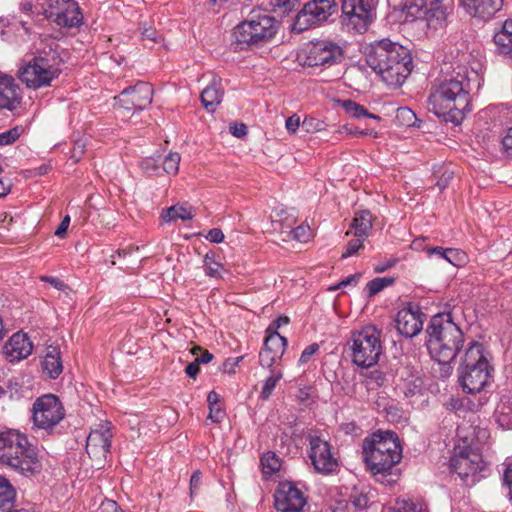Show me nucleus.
I'll list each match as a JSON object with an SVG mask.
<instances>
[{"instance_id":"obj_1","label":"nucleus","mask_w":512,"mask_h":512,"mask_svg":"<svg viewBox=\"0 0 512 512\" xmlns=\"http://www.w3.org/2000/svg\"><path fill=\"white\" fill-rule=\"evenodd\" d=\"M470 84L464 68L435 84L428 98L430 110L438 117L460 123L470 100Z\"/></svg>"},{"instance_id":"obj_2","label":"nucleus","mask_w":512,"mask_h":512,"mask_svg":"<svg viewBox=\"0 0 512 512\" xmlns=\"http://www.w3.org/2000/svg\"><path fill=\"white\" fill-rule=\"evenodd\" d=\"M367 64L389 86H401L412 71V57L407 48L389 39L375 42Z\"/></svg>"},{"instance_id":"obj_3","label":"nucleus","mask_w":512,"mask_h":512,"mask_svg":"<svg viewBox=\"0 0 512 512\" xmlns=\"http://www.w3.org/2000/svg\"><path fill=\"white\" fill-rule=\"evenodd\" d=\"M58 47L54 39L40 40L33 57L19 71V78L27 87L33 89L47 87L59 77L63 61Z\"/></svg>"},{"instance_id":"obj_4","label":"nucleus","mask_w":512,"mask_h":512,"mask_svg":"<svg viewBox=\"0 0 512 512\" xmlns=\"http://www.w3.org/2000/svg\"><path fill=\"white\" fill-rule=\"evenodd\" d=\"M426 333L427 349L437 362H452L464 346V334L450 313L433 316Z\"/></svg>"},{"instance_id":"obj_5","label":"nucleus","mask_w":512,"mask_h":512,"mask_svg":"<svg viewBox=\"0 0 512 512\" xmlns=\"http://www.w3.org/2000/svg\"><path fill=\"white\" fill-rule=\"evenodd\" d=\"M0 464L24 476L39 473L41 463L25 434L14 429L0 432Z\"/></svg>"},{"instance_id":"obj_6","label":"nucleus","mask_w":512,"mask_h":512,"mask_svg":"<svg viewBox=\"0 0 512 512\" xmlns=\"http://www.w3.org/2000/svg\"><path fill=\"white\" fill-rule=\"evenodd\" d=\"M362 449L363 459L374 475L390 471L402 458L399 439L391 431L377 432L371 438H365Z\"/></svg>"},{"instance_id":"obj_7","label":"nucleus","mask_w":512,"mask_h":512,"mask_svg":"<svg viewBox=\"0 0 512 512\" xmlns=\"http://www.w3.org/2000/svg\"><path fill=\"white\" fill-rule=\"evenodd\" d=\"M492 371L484 346L476 341L470 342L459 367L463 390L470 394L480 392L487 385Z\"/></svg>"},{"instance_id":"obj_8","label":"nucleus","mask_w":512,"mask_h":512,"mask_svg":"<svg viewBox=\"0 0 512 512\" xmlns=\"http://www.w3.org/2000/svg\"><path fill=\"white\" fill-rule=\"evenodd\" d=\"M277 32L276 21L268 15L239 23L233 30V39L240 50L252 46H262L270 41Z\"/></svg>"},{"instance_id":"obj_9","label":"nucleus","mask_w":512,"mask_h":512,"mask_svg":"<svg viewBox=\"0 0 512 512\" xmlns=\"http://www.w3.org/2000/svg\"><path fill=\"white\" fill-rule=\"evenodd\" d=\"M352 361L359 367L374 366L382 353L381 331L373 325L363 327L351 335Z\"/></svg>"},{"instance_id":"obj_10","label":"nucleus","mask_w":512,"mask_h":512,"mask_svg":"<svg viewBox=\"0 0 512 512\" xmlns=\"http://www.w3.org/2000/svg\"><path fill=\"white\" fill-rule=\"evenodd\" d=\"M342 24L351 31L364 33L376 16L375 0H342Z\"/></svg>"},{"instance_id":"obj_11","label":"nucleus","mask_w":512,"mask_h":512,"mask_svg":"<svg viewBox=\"0 0 512 512\" xmlns=\"http://www.w3.org/2000/svg\"><path fill=\"white\" fill-rule=\"evenodd\" d=\"M65 417V409L60 399L53 394L38 397L32 406L33 426L51 432Z\"/></svg>"},{"instance_id":"obj_12","label":"nucleus","mask_w":512,"mask_h":512,"mask_svg":"<svg viewBox=\"0 0 512 512\" xmlns=\"http://www.w3.org/2000/svg\"><path fill=\"white\" fill-rule=\"evenodd\" d=\"M336 10L335 0H311L297 13L292 29L300 33L317 27L327 21Z\"/></svg>"},{"instance_id":"obj_13","label":"nucleus","mask_w":512,"mask_h":512,"mask_svg":"<svg viewBox=\"0 0 512 512\" xmlns=\"http://www.w3.org/2000/svg\"><path fill=\"white\" fill-rule=\"evenodd\" d=\"M303 65L308 67H330L341 62L342 48L335 42L320 40L309 43L303 50Z\"/></svg>"},{"instance_id":"obj_14","label":"nucleus","mask_w":512,"mask_h":512,"mask_svg":"<svg viewBox=\"0 0 512 512\" xmlns=\"http://www.w3.org/2000/svg\"><path fill=\"white\" fill-rule=\"evenodd\" d=\"M306 439L308 456L314 469L323 475L333 473L338 467V460L330 443L316 432L309 433Z\"/></svg>"},{"instance_id":"obj_15","label":"nucleus","mask_w":512,"mask_h":512,"mask_svg":"<svg viewBox=\"0 0 512 512\" xmlns=\"http://www.w3.org/2000/svg\"><path fill=\"white\" fill-rule=\"evenodd\" d=\"M153 87L143 81L124 89L115 97L119 112L142 111L152 103Z\"/></svg>"},{"instance_id":"obj_16","label":"nucleus","mask_w":512,"mask_h":512,"mask_svg":"<svg viewBox=\"0 0 512 512\" xmlns=\"http://www.w3.org/2000/svg\"><path fill=\"white\" fill-rule=\"evenodd\" d=\"M274 505L278 512H304L307 497L295 483L282 481L275 490Z\"/></svg>"},{"instance_id":"obj_17","label":"nucleus","mask_w":512,"mask_h":512,"mask_svg":"<svg viewBox=\"0 0 512 512\" xmlns=\"http://www.w3.org/2000/svg\"><path fill=\"white\" fill-rule=\"evenodd\" d=\"M414 7L419 17L424 18L429 26H442L454 8V0H414Z\"/></svg>"},{"instance_id":"obj_18","label":"nucleus","mask_w":512,"mask_h":512,"mask_svg":"<svg viewBox=\"0 0 512 512\" xmlns=\"http://www.w3.org/2000/svg\"><path fill=\"white\" fill-rule=\"evenodd\" d=\"M450 467L454 473L466 481L469 476H475L483 471L485 462L480 453L466 447L451 458Z\"/></svg>"},{"instance_id":"obj_19","label":"nucleus","mask_w":512,"mask_h":512,"mask_svg":"<svg viewBox=\"0 0 512 512\" xmlns=\"http://www.w3.org/2000/svg\"><path fill=\"white\" fill-rule=\"evenodd\" d=\"M424 314L418 307L408 306L398 311L396 315V329L408 338L416 336L423 328Z\"/></svg>"},{"instance_id":"obj_20","label":"nucleus","mask_w":512,"mask_h":512,"mask_svg":"<svg viewBox=\"0 0 512 512\" xmlns=\"http://www.w3.org/2000/svg\"><path fill=\"white\" fill-rule=\"evenodd\" d=\"M57 7L51 12L54 22L63 27H77L81 25L83 17L78 3L74 0H57Z\"/></svg>"},{"instance_id":"obj_21","label":"nucleus","mask_w":512,"mask_h":512,"mask_svg":"<svg viewBox=\"0 0 512 512\" xmlns=\"http://www.w3.org/2000/svg\"><path fill=\"white\" fill-rule=\"evenodd\" d=\"M33 350V344L27 334L14 333L3 346V355L9 362H18L27 358Z\"/></svg>"},{"instance_id":"obj_22","label":"nucleus","mask_w":512,"mask_h":512,"mask_svg":"<svg viewBox=\"0 0 512 512\" xmlns=\"http://www.w3.org/2000/svg\"><path fill=\"white\" fill-rule=\"evenodd\" d=\"M112 434L110 429L102 426L90 432L86 441V451L95 457H106L110 452Z\"/></svg>"},{"instance_id":"obj_23","label":"nucleus","mask_w":512,"mask_h":512,"mask_svg":"<svg viewBox=\"0 0 512 512\" xmlns=\"http://www.w3.org/2000/svg\"><path fill=\"white\" fill-rule=\"evenodd\" d=\"M460 3L471 16L488 20L501 9L503 0H460Z\"/></svg>"},{"instance_id":"obj_24","label":"nucleus","mask_w":512,"mask_h":512,"mask_svg":"<svg viewBox=\"0 0 512 512\" xmlns=\"http://www.w3.org/2000/svg\"><path fill=\"white\" fill-rule=\"evenodd\" d=\"M21 100L20 87L11 76H0V109L13 110Z\"/></svg>"},{"instance_id":"obj_25","label":"nucleus","mask_w":512,"mask_h":512,"mask_svg":"<svg viewBox=\"0 0 512 512\" xmlns=\"http://www.w3.org/2000/svg\"><path fill=\"white\" fill-rule=\"evenodd\" d=\"M224 95L220 80L213 79L212 82L202 91L201 102L210 112L221 103Z\"/></svg>"},{"instance_id":"obj_26","label":"nucleus","mask_w":512,"mask_h":512,"mask_svg":"<svg viewBox=\"0 0 512 512\" xmlns=\"http://www.w3.org/2000/svg\"><path fill=\"white\" fill-rule=\"evenodd\" d=\"M60 349L57 346H49L42 362L43 370L52 379H56L63 370Z\"/></svg>"},{"instance_id":"obj_27","label":"nucleus","mask_w":512,"mask_h":512,"mask_svg":"<svg viewBox=\"0 0 512 512\" xmlns=\"http://www.w3.org/2000/svg\"><path fill=\"white\" fill-rule=\"evenodd\" d=\"M497 50L504 55H512V20H506L494 35Z\"/></svg>"},{"instance_id":"obj_28","label":"nucleus","mask_w":512,"mask_h":512,"mask_svg":"<svg viewBox=\"0 0 512 512\" xmlns=\"http://www.w3.org/2000/svg\"><path fill=\"white\" fill-rule=\"evenodd\" d=\"M426 252L429 256L435 255L454 266H460L466 261L465 253L458 249L430 247L426 248Z\"/></svg>"},{"instance_id":"obj_29","label":"nucleus","mask_w":512,"mask_h":512,"mask_svg":"<svg viewBox=\"0 0 512 512\" xmlns=\"http://www.w3.org/2000/svg\"><path fill=\"white\" fill-rule=\"evenodd\" d=\"M161 217L165 222L176 221L181 219L183 221L190 220L194 217V210L188 205H173L165 209L161 213Z\"/></svg>"},{"instance_id":"obj_30","label":"nucleus","mask_w":512,"mask_h":512,"mask_svg":"<svg viewBox=\"0 0 512 512\" xmlns=\"http://www.w3.org/2000/svg\"><path fill=\"white\" fill-rule=\"evenodd\" d=\"M372 227V215L369 211L363 210L356 213L351 228L355 237H366Z\"/></svg>"},{"instance_id":"obj_31","label":"nucleus","mask_w":512,"mask_h":512,"mask_svg":"<svg viewBox=\"0 0 512 512\" xmlns=\"http://www.w3.org/2000/svg\"><path fill=\"white\" fill-rule=\"evenodd\" d=\"M497 423L504 429H512V402L509 399H501L495 410Z\"/></svg>"},{"instance_id":"obj_32","label":"nucleus","mask_w":512,"mask_h":512,"mask_svg":"<svg viewBox=\"0 0 512 512\" xmlns=\"http://www.w3.org/2000/svg\"><path fill=\"white\" fill-rule=\"evenodd\" d=\"M15 490L9 481L0 476V509L10 510L15 501Z\"/></svg>"},{"instance_id":"obj_33","label":"nucleus","mask_w":512,"mask_h":512,"mask_svg":"<svg viewBox=\"0 0 512 512\" xmlns=\"http://www.w3.org/2000/svg\"><path fill=\"white\" fill-rule=\"evenodd\" d=\"M282 377L283 373L280 368H273L270 370V375L264 381L260 392V397L263 400H268L271 397L276 384L282 379Z\"/></svg>"},{"instance_id":"obj_34","label":"nucleus","mask_w":512,"mask_h":512,"mask_svg":"<svg viewBox=\"0 0 512 512\" xmlns=\"http://www.w3.org/2000/svg\"><path fill=\"white\" fill-rule=\"evenodd\" d=\"M342 107L344 108L345 112L353 118L358 119L362 117H368L375 120H380V117L378 115L370 113L364 106L352 100L343 101Z\"/></svg>"},{"instance_id":"obj_35","label":"nucleus","mask_w":512,"mask_h":512,"mask_svg":"<svg viewBox=\"0 0 512 512\" xmlns=\"http://www.w3.org/2000/svg\"><path fill=\"white\" fill-rule=\"evenodd\" d=\"M286 346L287 339L284 336H281L277 331H273L267 335L263 347L274 352V354L283 355Z\"/></svg>"},{"instance_id":"obj_36","label":"nucleus","mask_w":512,"mask_h":512,"mask_svg":"<svg viewBox=\"0 0 512 512\" xmlns=\"http://www.w3.org/2000/svg\"><path fill=\"white\" fill-rule=\"evenodd\" d=\"M261 465L264 474L272 475L280 470L281 460L275 452L268 451L261 457Z\"/></svg>"},{"instance_id":"obj_37","label":"nucleus","mask_w":512,"mask_h":512,"mask_svg":"<svg viewBox=\"0 0 512 512\" xmlns=\"http://www.w3.org/2000/svg\"><path fill=\"white\" fill-rule=\"evenodd\" d=\"M393 512H429L421 502L413 500H398L393 507Z\"/></svg>"},{"instance_id":"obj_38","label":"nucleus","mask_w":512,"mask_h":512,"mask_svg":"<svg viewBox=\"0 0 512 512\" xmlns=\"http://www.w3.org/2000/svg\"><path fill=\"white\" fill-rule=\"evenodd\" d=\"M283 355L274 354V352L269 349L263 347L259 353V364L263 368H267L269 370L273 368H278L275 364L281 360Z\"/></svg>"},{"instance_id":"obj_39","label":"nucleus","mask_w":512,"mask_h":512,"mask_svg":"<svg viewBox=\"0 0 512 512\" xmlns=\"http://www.w3.org/2000/svg\"><path fill=\"white\" fill-rule=\"evenodd\" d=\"M203 268L205 274L211 278L219 279L222 277L223 267L220 263L214 260L213 256L206 254L203 260Z\"/></svg>"},{"instance_id":"obj_40","label":"nucleus","mask_w":512,"mask_h":512,"mask_svg":"<svg viewBox=\"0 0 512 512\" xmlns=\"http://www.w3.org/2000/svg\"><path fill=\"white\" fill-rule=\"evenodd\" d=\"M392 277H377L369 281L366 285L369 296H374L381 292L384 288L391 286L394 283Z\"/></svg>"},{"instance_id":"obj_41","label":"nucleus","mask_w":512,"mask_h":512,"mask_svg":"<svg viewBox=\"0 0 512 512\" xmlns=\"http://www.w3.org/2000/svg\"><path fill=\"white\" fill-rule=\"evenodd\" d=\"M25 129L21 125H17L5 132L0 133V145L7 146L15 143L24 133Z\"/></svg>"},{"instance_id":"obj_42","label":"nucleus","mask_w":512,"mask_h":512,"mask_svg":"<svg viewBox=\"0 0 512 512\" xmlns=\"http://www.w3.org/2000/svg\"><path fill=\"white\" fill-rule=\"evenodd\" d=\"M423 386V381L421 378L416 377L410 380H406L403 384L402 391L405 397H414L421 393Z\"/></svg>"},{"instance_id":"obj_43","label":"nucleus","mask_w":512,"mask_h":512,"mask_svg":"<svg viewBox=\"0 0 512 512\" xmlns=\"http://www.w3.org/2000/svg\"><path fill=\"white\" fill-rule=\"evenodd\" d=\"M181 160V156L177 152L169 153L163 161V168L168 174L175 175L179 169V163Z\"/></svg>"},{"instance_id":"obj_44","label":"nucleus","mask_w":512,"mask_h":512,"mask_svg":"<svg viewBox=\"0 0 512 512\" xmlns=\"http://www.w3.org/2000/svg\"><path fill=\"white\" fill-rule=\"evenodd\" d=\"M302 129L305 130L307 133H314L319 132L325 129L326 124L314 117H306L302 121Z\"/></svg>"},{"instance_id":"obj_45","label":"nucleus","mask_w":512,"mask_h":512,"mask_svg":"<svg viewBox=\"0 0 512 512\" xmlns=\"http://www.w3.org/2000/svg\"><path fill=\"white\" fill-rule=\"evenodd\" d=\"M299 2L300 0H274V8L275 11L286 15L294 11L298 7Z\"/></svg>"},{"instance_id":"obj_46","label":"nucleus","mask_w":512,"mask_h":512,"mask_svg":"<svg viewBox=\"0 0 512 512\" xmlns=\"http://www.w3.org/2000/svg\"><path fill=\"white\" fill-rule=\"evenodd\" d=\"M191 353L196 357L195 361L198 364H207L213 359V354H211L208 350H203L200 346H194L191 349Z\"/></svg>"},{"instance_id":"obj_47","label":"nucleus","mask_w":512,"mask_h":512,"mask_svg":"<svg viewBox=\"0 0 512 512\" xmlns=\"http://www.w3.org/2000/svg\"><path fill=\"white\" fill-rule=\"evenodd\" d=\"M349 502L357 509H364L369 504V498L363 493L353 492L349 497Z\"/></svg>"},{"instance_id":"obj_48","label":"nucleus","mask_w":512,"mask_h":512,"mask_svg":"<svg viewBox=\"0 0 512 512\" xmlns=\"http://www.w3.org/2000/svg\"><path fill=\"white\" fill-rule=\"evenodd\" d=\"M364 238L365 237H356L350 240L346 246V251L342 254V257L347 258L357 253L363 245Z\"/></svg>"},{"instance_id":"obj_49","label":"nucleus","mask_w":512,"mask_h":512,"mask_svg":"<svg viewBox=\"0 0 512 512\" xmlns=\"http://www.w3.org/2000/svg\"><path fill=\"white\" fill-rule=\"evenodd\" d=\"M85 149L86 142L83 139H78L75 141L71 151V159H73L74 163H77L81 159L85 152Z\"/></svg>"},{"instance_id":"obj_50","label":"nucleus","mask_w":512,"mask_h":512,"mask_svg":"<svg viewBox=\"0 0 512 512\" xmlns=\"http://www.w3.org/2000/svg\"><path fill=\"white\" fill-rule=\"evenodd\" d=\"M201 484H202V474L200 471H195L192 475H191V479H190V497L193 498L198 490L200 489L201 487Z\"/></svg>"},{"instance_id":"obj_51","label":"nucleus","mask_w":512,"mask_h":512,"mask_svg":"<svg viewBox=\"0 0 512 512\" xmlns=\"http://www.w3.org/2000/svg\"><path fill=\"white\" fill-rule=\"evenodd\" d=\"M293 239L300 242H306L310 236V228L308 226L300 225L292 230Z\"/></svg>"},{"instance_id":"obj_52","label":"nucleus","mask_w":512,"mask_h":512,"mask_svg":"<svg viewBox=\"0 0 512 512\" xmlns=\"http://www.w3.org/2000/svg\"><path fill=\"white\" fill-rule=\"evenodd\" d=\"M340 132H346L349 135H355V136H367V135L376 136V132L374 131V129L360 130L358 128H352L348 125L342 126Z\"/></svg>"},{"instance_id":"obj_53","label":"nucleus","mask_w":512,"mask_h":512,"mask_svg":"<svg viewBox=\"0 0 512 512\" xmlns=\"http://www.w3.org/2000/svg\"><path fill=\"white\" fill-rule=\"evenodd\" d=\"M318 350H319V345L317 343H313V344L307 346L300 356L299 363L300 364L307 363L310 360V358L318 352Z\"/></svg>"},{"instance_id":"obj_54","label":"nucleus","mask_w":512,"mask_h":512,"mask_svg":"<svg viewBox=\"0 0 512 512\" xmlns=\"http://www.w3.org/2000/svg\"><path fill=\"white\" fill-rule=\"evenodd\" d=\"M99 512H123L113 500L105 499L98 508Z\"/></svg>"},{"instance_id":"obj_55","label":"nucleus","mask_w":512,"mask_h":512,"mask_svg":"<svg viewBox=\"0 0 512 512\" xmlns=\"http://www.w3.org/2000/svg\"><path fill=\"white\" fill-rule=\"evenodd\" d=\"M300 124V117L297 114H294L286 119L285 127L289 133L294 134Z\"/></svg>"},{"instance_id":"obj_56","label":"nucleus","mask_w":512,"mask_h":512,"mask_svg":"<svg viewBox=\"0 0 512 512\" xmlns=\"http://www.w3.org/2000/svg\"><path fill=\"white\" fill-rule=\"evenodd\" d=\"M503 149L508 157L512 158V127H510L506 135L502 139Z\"/></svg>"},{"instance_id":"obj_57","label":"nucleus","mask_w":512,"mask_h":512,"mask_svg":"<svg viewBox=\"0 0 512 512\" xmlns=\"http://www.w3.org/2000/svg\"><path fill=\"white\" fill-rule=\"evenodd\" d=\"M41 281L48 282L53 287H55L57 290L64 291L68 288V286L59 278L51 277V276H41Z\"/></svg>"},{"instance_id":"obj_58","label":"nucleus","mask_w":512,"mask_h":512,"mask_svg":"<svg viewBox=\"0 0 512 512\" xmlns=\"http://www.w3.org/2000/svg\"><path fill=\"white\" fill-rule=\"evenodd\" d=\"M142 37L144 40H149L151 42H158L161 38V34H159L154 28L147 27L142 31Z\"/></svg>"},{"instance_id":"obj_59","label":"nucleus","mask_w":512,"mask_h":512,"mask_svg":"<svg viewBox=\"0 0 512 512\" xmlns=\"http://www.w3.org/2000/svg\"><path fill=\"white\" fill-rule=\"evenodd\" d=\"M206 239L213 243H221L224 240V234L221 229L213 228L206 235Z\"/></svg>"},{"instance_id":"obj_60","label":"nucleus","mask_w":512,"mask_h":512,"mask_svg":"<svg viewBox=\"0 0 512 512\" xmlns=\"http://www.w3.org/2000/svg\"><path fill=\"white\" fill-rule=\"evenodd\" d=\"M223 416H224V412L218 405H216L214 407H210V413H209L208 417L213 422H215V423L221 422V420L223 419Z\"/></svg>"},{"instance_id":"obj_61","label":"nucleus","mask_w":512,"mask_h":512,"mask_svg":"<svg viewBox=\"0 0 512 512\" xmlns=\"http://www.w3.org/2000/svg\"><path fill=\"white\" fill-rule=\"evenodd\" d=\"M230 132L232 135L241 138L247 134V127L245 124H232L230 126Z\"/></svg>"},{"instance_id":"obj_62","label":"nucleus","mask_w":512,"mask_h":512,"mask_svg":"<svg viewBox=\"0 0 512 512\" xmlns=\"http://www.w3.org/2000/svg\"><path fill=\"white\" fill-rule=\"evenodd\" d=\"M289 323V318L286 316L278 317L273 323L268 327L267 332L271 333L273 331H277L281 326L287 325Z\"/></svg>"},{"instance_id":"obj_63","label":"nucleus","mask_w":512,"mask_h":512,"mask_svg":"<svg viewBox=\"0 0 512 512\" xmlns=\"http://www.w3.org/2000/svg\"><path fill=\"white\" fill-rule=\"evenodd\" d=\"M503 483L509 490L510 499H512V468L507 467L503 474Z\"/></svg>"},{"instance_id":"obj_64","label":"nucleus","mask_w":512,"mask_h":512,"mask_svg":"<svg viewBox=\"0 0 512 512\" xmlns=\"http://www.w3.org/2000/svg\"><path fill=\"white\" fill-rule=\"evenodd\" d=\"M69 224H70V217L67 215V216H65L63 218V220L61 221V223L57 227V229L55 231V235L59 236V237H63L66 234V232H67Z\"/></svg>"}]
</instances>
